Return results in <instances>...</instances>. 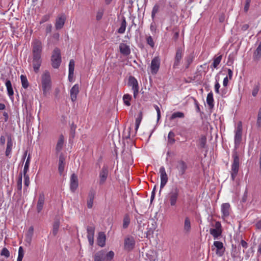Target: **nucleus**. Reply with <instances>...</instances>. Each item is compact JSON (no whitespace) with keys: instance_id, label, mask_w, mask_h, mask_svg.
<instances>
[{"instance_id":"f257e3e1","label":"nucleus","mask_w":261,"mask_h":261,"mask_svg":"<svg viewBox=\"0 0 261 261\" xmlns=\"http://www.w3.org/2000/svg\"><path fill=\"white\" fill-rule=\"evenodd\" d=\"M234 147L235 149L232 152V158L233 162L231 167V178L234 181L238 175L239 167L240 160L236 149L239 147L242 139V124L241 121L239 122L237 128L234 131Z\"/></svg>"},{"instance_id":"f03ea898","label":"nucleus","mask_w":261,"mask_h":261,"mask_svg":"<svg viewBox=\"0 0 261 261\" xmlns=\"http://www.w3.org/2000/svg\"><path fill=\"white\" fill-rule=\"evenodd\" d=\"M32 64L33 70L36 73L39 71L42 60L41 54L42 51V44L40 40L35 39L33 40Z\"/></svg>"},{"instance_id":"7ed1b4c3","label":"nucleus","mask_w":261,"mask_h":261,"mask_svg":"<svg viewBox=\"0 0 261 261\" xmlns=\"http://www.w3.org/2000/svg\"><path fill=\"white\" fill-rule=\"evenodd\" d=\"M180 197V190L175 186L173 187L167 195V199L170 205L172 207L176 206Z\"/></svg>"},{"instance_id":"20e7f679","label":"nucleus","mask_w":261,"mask_h":261,"mask_svg":"<svg viewBox=\"0 0 261 261\" xmlns=\"http://www.w3.org/2000/svg\"><path fill=\"white\" fill-rule=\"evenodd\" d=\"M42 86L43 94L46 95L51 88V79L49 71L46 70L42 75Z\"/></svg>"},{"instance_id":"39448f33","label":"nucleus","mask_w":261,"mask_h":261,"mask_svg":"<svg viewBox=\"0 0 261 261\" xmlns=\"http://www.w3.org/2000/svg\"><path fill=\"white\" fill-rule=\"evenodd\" d=\"M51 65L54 68H58L61 63V56L60 50L55 48L53 50L51 58Z\"/></svg>"},{"instance_id":"423d86ee","label":"nucleus","mask_w":261,"mask_h":261,"mask_svg":"<svg viewBox=\"0 0 261 261\" xmlns=\"http://www.w3.org/2000/svg\"><path fill=\"white\" fill-rule=\"evenodd\" d=\"M214 228L210 229V233L213 236L214 239H218L222 236V228L221 224L219 221H216L214 225H212Z\"/></svg>"},{"instance_id":"0eeeda50","label":"nucleus","mask_w":261,"mask_h":261,"mask_svg":"<svg viewBox=\"0 0 261 261\" xmlns=\"http://www.w3.org/2000/svg\"><path fill=\"white\" fill-rule=\"evenodd\" d=\"M135 240L134 237L128 236L124 240V249L125 250L130 251L132 250L135 246Z\"/></svg>"},{"instance_id":"6e6552de","label":"nucleus","mask_w":261,"mask_h":261,"mask_svg":"<svg viewBox=\"0 0 261 261\" xmlns=\"http://www.w3.org/2000/svg\"><path fill=\"white\" fill-rule=\"evenodd\" d=\"M184 53V49L181 47H178L176 48V54L174 57V62L173 65V68H177L180 65L181 60L183 57Z\"/></svg>"},{"instance_id":"1a4fd4ad","label":"nucleus","mask_w":261,"mask_h":261,"mask_svg":"<svg viewBox=\"0 0 261 261\" xmlns=\"http://www.w3.org/2000/svg\"><path fill=\"white\" fill-rule=\"evenodd\" d=\"M128 85L132 87L134 97L136 98L139 92V85L136 79L133 76H130L128 78Z\"/></svg>"},{"instance_id":"9d476101","label":"nucleus","mask_w":261,"mask_h":261,"mask_svg":"<svg viewBox=\"0 0 261 261\" xmlns=\"http://www.w3.org/2000/svg\"><path fill=\"white\" fill-rule=\"evenodd\" d=\"M109 174V167L107 165H103L101 170L99 172V184L100 185H103L107 180Z\"/></svg>"},{"instance_id":"9b49d317","label":"nucleus","mask_w":261,"mask_h":261,"mask_svg":"<svg viewBox=\"0 0 261 261\" xmlns=\"http://www.w3.org/2000/svg\"><path fill=\"white\" fill-rule=\"evenodd\" d=\"M159 171L161 177L160 190L159 193H161L162 189L165 186L168 182V177L166 173L165 168L164 166L160 167Z\"/></svg>"},{"instance_id":"f8f14e48","label":"nucleus","mask_w":261,"mask_h":261,"mask_svg":"<svg viewBox=\"0 0 261 261\" xmlns=\"http://www.w3.org/2000/svg\"><path fill=\"white\" fill-rule=\"evenodd\" d=\"M188 168L187 163L182 160H179L177 162L176 169L178 171L179 176H182L186 173Z\"/></svg>"},{"instance_id":"ddd939ff","label":"nucleus","mask_w":261,"mask_h":261,"mask_svg":"<svg viewBox=\"0 0 261 261\" xmlns=\"http://www.w3.org/2000/svg\"><path fill=\"white\" fill-rule=\"evenodd\" d=\"M160 59L158 57H154L151 62L150 69L152 74H155L160 68Z\"/></svg>"},{"instance_id":"4468645a","label":"nucleus","mask_w":261,"mask_h":261,"mask_svg":"<svg viewBox=\"0 0 261 261\" xmlns=\"http://www.w3.org/2000/svg\"><path fill=\"white\" fill-rule=\"evenodd\" d=\"M79 186V181L77 176L73 173L71 175L70 179V190L74 192L77 189Z\"/></svg>"},{"instance_id":"2eb2a0df","label":"nucleus","mask_w":261,"mask_h":261,"mask_svg":"<svg viewBox=\"0 0 261 261\" xmlns=\"http://www.w3.org/2000/svg\"><path fill=\"white\" fill-rule=\"evenodd\" d=\"M214 245L216 248V254L219 256H222L225 251V248L223 246V243L220 241H215Z\"/></svg>"},{"instance_id":"dca6fc26","label":"nucleus","mask_w":261,"mask_h":261,"mask_svg":"<svg viewBox=\"0 0 261 261\" xmlns=\"http://www.w3.org/2000/svg\"><path fill=\"white\" fill-rule=\"evenodd\" d=\"M66 158L64 154L61 153L59 155V167L58 170L60 174L62 175L65 168Z\"/></svg>"},{"instance_id":"f3484780","label":"nucleus","mask_w":261,"mask_h":261,"mask_svg":"<svg viewBox=\"0 0 261 261\" xmlns=\"http://www.w3.org/2000/svg\"><path fill=\"white\" fill-rule=\"evenodd\" d=\"M66 17L64 14H62L59 16L56 20L55 27L57 30L61 29L65 22Z\"/></svg>"},{"instance_id":"a211bd4d","label":"nucleus","mask_w":261,"mask_h":261,"mask_svg":"<svg viewBox=\"0 0 261 261\" xmlns=\"http://www.w3.org/2000/svg\"><path fill=\"white\" fill-rule=\"evenodd\" d=\"M45 196L43 193L39 194L38 200L37 204V211L39 213L43 209V205L44 204Z\"/></svg>"},{"instance_id":"6ab92c4d","label":"nucleus","mask_w":261,"mask_h":261,"mask_svg":"<svg viewBox=\"0 0 261 261\" xmlns=\"http://www.w3.org/2000/svg\"><path fill=\"white\" fill-rule=\"evenodd\" d=\"M79 93V86L75 84L70 89V94L71 100L74 102L76 100L77 95Z\"/></svg>"},{"instance_id":"aec40b11","label":"nucleus","mask_w":261,"mask_h":261,"mask_svg":"<svg viewBox=\"0 0 261 261\" xmlns=\"http://www.w3.org/2000/svg\"><path fill=\"white\" fill-rule=\"evenodd\" d=\"M95 195V191L93 189H91L88 193L87 199V207L88 208H91L92 207Z\"/></svg>"},{"instance_id":"412c9836","label":"nucleus","mask_w":261,"mask_h":261,"mask_svg":"<svg viewBox=\"0 0 261 261\" xmlns=\"http://www.w3.org/2000/svg\"><path fill=\"white\" fill-rule=\"evenodd\" d=\"M74 69V61L73 59L70 60L69 64L68 80L71 82L73 80Z\"/></svg>"},{"instance_id":"4be33fe9","label":"nucleus","mask_w":261,"mask_h":261,"mask_svg":"<svg viewBox=\"0 0 261 261\" xmlns=\"http://www.w3.org/2000/svg\"><path fill=\"white\" fill-rule=\"evenodd\" d=\"M13 146V141L12 140L11 137L10 136H8L7 147L6 149L5 154L6 155L10 158V155L11 153L12 149Z\"/></svg>"},{"instance_id":"5701e85b","label":"nucleus","mask_w":261,"mask_h":261,"mask_svg":"<svg viewBox=\"0 0 261 261\" xmlns=\"http://www.w3.org/2000/svg\"><path fill=\"white\" fill-rule=\"evenodd\" d=\"M119 50L121 54L125 56H128L130 53L129 46L123 43L120 44Z\"/></svg>"},{"instance_id":"b1692460","label":"nucleus","mask_w":261,"mask_h":261,"mask_svg":"<svg viewBox=\"0 0 261 261\" xmlns=\"http://www.w3.org/2000/svg\"><path fill=\"white\" fill-rule=\"evenodd\" d=\"M106 237L103 232L98 233L97 237V244L100 247H103L106 244Z\"/></svg>"},{"instance_id":"393cba45","label":"nucleus","mask_w":261,"mask_h":261,"mask_svg":"<svg viewBox=\"0 0 261 261\" xmlns=\"http://www.w3.org/2000/svg\"><path fill=\"white\" fill-rule=\"evenodd\" d=\"M230 204L228 203H223L221 205V212L223 217H227L229 215Z\"/></svg>"},{"instance_id":"a878e982","label":"nucleus","mask_w":261,"mask_h":261,"mask_svg":"<svg viewBox=\"0 0 261 261\" xmlns=\"http://www.w3.org/2000/svg\"><path fill=\"white\" fill-rule=\"evenodd\" d=\"M206 102L210 109H213L214 107V100L213 94L212 91L207 94L206 97Z\"/></svg>"},{"instance_id":"bb28decb","label":"nucleus","mask_w":261,"mask_h":261,"mask_svg":"<svg viewBox=\"0 0 261 261\" xmlns=\"http://www.w3.org/2000/svg\"><path fill=\"white\" fill-rule=\"evenodd\" d=\"M191 229V221L189 217H186L184 221V231L186 233H189Z\"/></svg>"},{"instance_id":"cd10ccee","label":"nucleus","mask_w":261,"mask_h":261,"mask_svg":"<svg viewBox=\"0 0 261 261\" xmlns=\"http://www.w3.org/2000/svg\"><path fill=\"white\" fill-rule=\"evenodd\" d=\"M64 142V138L63 135H61L59 137V140L56 145V152H59L62 149Z\"/></svg>"},{"instance_id":"c85d7f7f","label":"nucleus","mask_w":261,"mask_h":261,"mask_svg":"<svg viewBox=\"0 0 261 261\" xmlns=\"http://www.w3.org/2000/svg\"><path fill=\"white\" fill-rule=\"evenodd\" d=\"M5 85L7 88L8 95L10 98H11L14 95V91L11 81L9 80H7L6 81Z\"/></svg>"},{"instance_id":"c756f323","label":"nucleus","mask_w":261,"mask_h":261,"mask_svg":"<svg viewBox=\"0 0 261 261\" xmlns=\"http://www.w3.org/2000/svg\"><path fill=\"white\" fill-rule=\"evenodd\" d=\"M60 225V221L58 220L55 221L53 223L52 234L54 237H55L58 232Z\"/></svg>"},{"instance_id":"7c9ffc66","label":"nucleus","mask_w":261,"mask_h":261,"mask_svg":"<svg viewBox=\"0 0 261 261\" xmlns=\"http://www.w3.org/2000/svg\"><path fill=\"white\" fill-rule=\"evenodd\" d=\"M126 27V21L125 18L124 17H122L120 27L117 30L118 33L119 34H123L125 31Z\"/></svg>"},{"instance_id":"2f4dec72","label":"nucleus","mask_w":261,"mask_h":261,"mask_svg":"<svg viewBox=\"0 0 261 261\" xmlns=\"http://www.w3.org/2000/svg\"><path fill=\"white\" fill-rule=\"evenodd\" d=\"M104 250H101L96 252L94 255V261H104Z\"/></svg>"},{"instance_id":"473e14b6","label":"nucleus","mask_w":261,"mask_h":261,"mask_svg":"<svg viewBox=\"0 0 261 261\" xmlns=\"http://www.w3.org/2000/svg\"><path fill=\"white\" fill-rule=\"evenodd\" d=\"M104 261H111L114 256V252L113 251H110L107 253L104 250L103 255Z\"/></svg>"},{"instance_id":"72a5a7b5","label":"nucleus","mask_w":261,"mask_h":261,"mask_svg":"<svg viewBox=\"0 0 261 261\" xmlns=\"http://www.w3.org/2000/svg\"><path fill=\"white\" fill-rule=\"evenodd\" d=\"M194 59V56L193 54H191L185 58L186 63V69H188L189 67L190 64L193 62Z\"/></svg>"},{"instance_id":"f704fd0d","label":"nucleus","mask_w":261,"mask_h":261,"mask_svg":"<svg viewBox=\"0 0 261 261\" xmlns=\"http://www.w3.org/2000/svg\"><path fill=\"white\" fill-rule=\"evenodd\" d=\"M142 117H143L142 112L141 111H140L139 114H138V117H137V118L136 119V121H135V130H136V133L138 130V128L139 127L140 123H141V122L142 121Z\"/></svg>"},{"instance_id":"c9c22d12","label":"nucleus","mask_w":261,"mask_h":261,"mask_svg":"<svg viewBox=\"0 0 261 261\" xmlns=\"http://www.w3.org/2000/svg\"><path fill=\"white\" fill-rule=\"evenodd\" d=\"M222 58V55L219 56H215L214 58V61L212 66L214 68H217L219 64L220 63Z\"/></svg>"},{"instance_id":"e433bc0d","label":"nucleus","mask_w":261,"mask_h":261,"mask_svg":"<svg viewBox=\"0 0 261 261\" xmlns=\"http://www.w3.org/2000/svg\"><path fill=\"white\" fill-rule=\"evenodd\" d=\"M20 80L22 87L24 89L28 88L29 86V83L26 76L22 74L21 75Z\"/></svg>"},{"instance_id":"4c0bfd02","label":"nucleus","mask_w":261,"mask_h":261,"mask_svg":"<svg viewBox=\"0 0 261 261\" xmlns=\"http://www.w3.org/2000/svg\"><path fill=\"white\" fill-rule=\"evenodd\" d=\"M34 228L33 226L29 227L27 233L26 234V239L27 242L30 243L32 241V238L33 235Z\"/></svg>"},{"instance_id":"58836bf2","label":"nucleus","mask_w":261,"mask_h":261,"mask_svg":"<svg viewBox=\"0 0 261 261\" xmlns=\"http://www.w3.org/2000/svg\"><path fill=\"white\" fill-rule=\"evenodd\" d=\"M130 223V218L128 214L124 215L123 219V228L126 229L128 227Z\"/></svg>"},{"instance_id":"ea45409f","label":"nucleus","mask_w":261,"mask_h":261,"mask_svg":"<svg viewBox=\"0 0 261 261\" xmlns=\"http://www.w3.org/2000/svg\"><path fill=\"white\" fill-rule=\"evenodd\" d=\"M175 134L172 132L170 131L168 135V142L170 145H172L175 143Z\"/></svg>"},{"instance_id":"a19ab883","label":"nucleus","mask_w":261,"mask_h":261,"mask_svg":"<svg viewBox=\"0 0 261 261\" xmlns=\"http://www.w3.org/2000/svg\"><path fill=\"white\" fill-rule=\"evenodd\" d=\"M185 117L184 113L181 112H176L173 113L170 117V120H173L177 118H182Z\"/></svg>"},{"instance_id":"79ce46f5","label":"nucleus","mask_w":261,"mask_h":261,"mask_svg":"<svg viewBox=\"0 0 261 261\" xmlns=\"http://www.w3.org/2000/svg\"><path fill=\"white\" fill-rule=\"evenodd\" d=\"M206 138L204 136H202L199 140V147L200 148H204L206 146Z\"/></svg>"},{"instance_id":"37998d69","label":"nucleus","mask_w":261,"mask_h":261,"mask_svg":"<svg viewBox=\"0 0 261 261\" xmlns=\"http://www.w3.org/2000/svg\"><path fill=\"white\" fill-rule=\"evenodd\" d=\"M160 10V6L159 4H155L152 10L151 11V18L153 20L155 18V15L157 14Z\"/></svg>"},{"instance_id":"c03bdc74","label":"nucleus","mask_w":261,"mask_h":261,"mask_svg":"<svg viewBox=\"0 0 261 261\" xmlns=\"http://www.w3.org/2000/svg\"><path fill=\"white\" fill-rule=\"evenodd\" d=\"M260 89V86L259 84L257 83L256 84L254 85L253 89L252 91V95L253 97H256L257 95V93L259 90Z\"/></svg>"},{"instance_id":"a18cd8bd","label":"nucleus","mask_w":261,"mask_h":261,"mask_svg":"<svg viewBox=\"0 0 261 261\" xmlns=\"http://www.w3.org/2000/svg\"><path fill=\"white\" fill-rule=\"evenodd\" d=\"M254 58L256 59H259L261 57V42L259 45L256 48L254 53Z\"/></svg>"},{"instance_id":"49530a36","label":"nucleus","mask_w":261,"mask_h":261,"mask_svg":"<svg viewBox=\"0 0 261 261\" xmlns=\"http://www.w3.org/2000/svg\"><path fill=\"white\" fill-rule=\"evenodd\" d=\"M131 96L128 94H126L123 95V100L124 104L127 106H129L130 105L129 101L131 99Z\"/></svg>"},{"instance_id":"de8ad7c7","label":"nucleus","mask_w":261,"mask_h":261,"mask_svg":"<svg viewBox=\"0 0 261 261\" xmlns=\"http://www.w3.org/2000/svg\"><path fill=\"white\" fill-rule=\"evenodd\" d=\"M30 161H31V156H30V154H29L27 158V161L25 163L23 172H28L29 169Z\"/></svg>"},{"instance_id":"09e8293b","label":"nucleus","mask_w":261,"mask_h":261,"mask_svg":"<svg viewBox=\"0 0 261 261\" xmlns=\"http://www.w3.org/2000/svg\"><path fill=\"white\" fill-rule=\"evenodd\" d=\"M24 256V251L22 246L19 247L18 249V255L17 259V261H22Z\"/></svg>"},{"instance_id":"8fccbe9b","label":"nucleus","mask_w":261,"mask_h":261,"mask_svg":"<svg viewBox=\"0 0 261 261\" xmlns=\"http://www.w3.org/2000/svg\"><path fill=\"white\" fill-rule=\"evenodd\" d=\"M87 236H94L95 232V227L92 226H88L87 227Z\"/></svg>"},{"instance_id":"3c124183","label":"nucleus","mask_w":261,"mask_h":261,"mask_svg":"<svg viewBox=\"0 0 261 261\" xmlns=\"http://www.w3.org/2000/svg\"><path fill=\"white\" fill-rule=\"evenodd\" d=\"M146 42L147 44H148L151 48H154L155 43L151 36H149L146 37Z\"/></svg>"},{"instance_id":"603ef678","label":"nucleus","mask_w":261,"mask_h":261,"mask_svg":"<svg viewBox=\"0 0 261 261\" xmlns=\"http://www.w3.org/2000/svg\"><path fill=\"white\" fill-rule=\"evenodd\" d=\"M76 125L72 123L70 126V137L73 138L75 136Z\"/></svg>"},{"instance_id":"864d4df0","label":"nucleus","mask_w":261,"mask_h":261,"mask_svg":"<svg viewBox=\"0 0 261 261\" xmlns=\"http://www.w3.org/2000/svg\"><path fill=\"white\" fill-rule=\"evenodd\" d=\"M22 173L20 174L17 182V189L21 192L22 189Z\"/></svg>"},{"instance_id":"5fc2aeb1","label":"nucleus","mask_w":261,"mask_h":261,"mask_svg":"<svg viewBox=\"0 0 261 261\" xmlns=\"http://www.w3.org/2000/svg\"><path fill=\"white\" fill-rule=\"evenodd\" d=\"M23 177L24 186L27 187L30 184V178L29 175L27 174V172H23Z\"/></svg>"},{"instance_id":"6e6d98bb","label":"nucleus","mask_w":261,"mask_h":261,"mask_svg":"<svg viewBox=\"0 0 261 261\" xmlns=\"http://www.w3.org/2000/svg\"><path fill=\"white\" fill-rule=\"evenodd\" d=\"M155 228L154 226L152 228H147V231L146 233V238H150V236H152Z\"/></svg>"},{"instance_id":"4d7b16f0","label":"nucleus","mask_w":261,"mask_h":261,"mask_svg":"<svg viewBox=\"0 0 261 261\" xmlns=\"http://www.w3.org/2000/svg\"><path fill=\"white\" fill-rule=\"evenodd\" d=\"M103 9H99L97 12L96 19L97 21L100 20L103 15Z\"/></svg>"},{"instance_id":"13d9d810","label":"nucleus","mask_w":261,"mask_h":261,"mask_svg":"<svg viewBox=\"0 0 261 261\" xmlns=\"http://www.w3.org/2000/svg\"><path fill=\"white\" fill-rule=\"evenodd\" d=\"M1 255L8 258L10 256L9 251L6 248H4L1 251Z\"/></svg>"},{"instance_id":"bf43d9fd","label":"nucleus","mask_w":261,"mask_h":261,"mask_svg":"<svg viewBox=\"0 0 261 261\" xmlns=\"http://www.w3.org/2000/svg\"><path fill=\"white\" fill-rule=\"evenodd\" d=\"M256 125L258 127H260L261 126V107L259 108L258 111Z\"/></svg>"},{"instance_id":"052dcab7","label":"nucleus","mask_w":261,"mask_h":261,"mask_svg":"<svg viewBox=\"0 0 261 261\" xmlns=\"http://www.w3.org/2000/svg\"><path fill=\"white\" fill-rule=\"evenodd\" d=\"M220 88V85L219 83L218 80L216 79L215 84V90L216 93L219 94L220 90L219 89Z\"/></svg>"},{"instance_id":"680f3d73","label":"nucleus","mask_w":261,"mask_h":261,"mask_svg":"<svg viewBox=\"0 0 261 261\" xmlns=\"http://www.w3.org/2000/svg\"><path fill=\"white\" fill-rule=\"evenodd\" d=\"M150 31L152 32V34H154L156 33V26L155 23L152 22L150 24Z\"/></svg>"},{"instance_id":"e2e57ef3","label":"nucleus","mask_w":261,"mask_h":261,"mask_svg":"<svg viewBox=\"0 0 261 261\" xmlns=\"http://www.w3.org/2000/svg\"><path fill=\"white\" fill-rule=\"evenodd\" d=\"M153 107L157 112V120L159 121L161 118L160 109L159 107L156 105H154Z\"/></svg>"},{"instance_id":"0e129e2a","label":"nucleus","mask_w":261,"mask_h":261,"mask_svg":"<svg viewBox=\"0 0 261 261\" xmlns=\"http://www.w3.org/2000/svg\"><path fill=\"white\" fill-rule=\"evenodd\" d=\"M251 0H246L244 6V12L247 13L249 10Z\"/></svg>"},{"instance_id":"69168bd1","label":"nucleus","mask_w":261,"mask_h":261,"mask_svg":"<svg viewBox=\"0 0 261 261\" xmlns=\"http://www.w3.org/2000/svg\"><path fill=\"white\" fill-rule=\"evenodd\" d=\"M192 98H193V99L194 100V104H195V106L196 107V111L197 112H200V108L198 102L197 101V100L195 98L193 97Z\"/></svg>"},{"instance_id":"338daca9","label":"nucleus","mask_w":261,"mask_h":261,"mask_svg":"<svg viewBox=\"0 0 261 261\" xmlns=\"http://www.w3.org/2000/svg\"><path fill=\"white\" fill-rule=\"evenodd\" d=\"M50 16L49 15H44L42 18H41L40 23H43L47 21H48L49 19Z\"/></svg>"},{"instance_id":"774afa93","label":"nucleus","mask_w":261,"mask_h":261,"mask_svg":"<svg viewBox=\"0 0 261 261\" xmlns=\"http://www.w3.org/2000/svg\"><path fill=\"white\" fill-rule=\"evenodd\" d=\"M52 25L51 24H47L45 29L46 34L47 35L48 33H50L52 30Z\"/></svg>"}]
</instances>
